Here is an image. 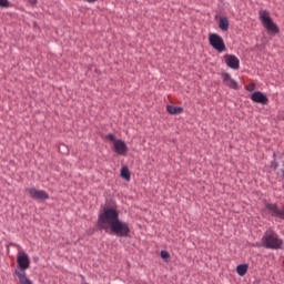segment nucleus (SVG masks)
<instances>
[{"mask_svg": "<svg viewBox=\"0 0 284 284\" xmlns=\"http://www.w3.org/2000/svg\"><path fill=\"white\" fill-rule=\"evenodd\" d=\"M225 63L229 68H231V70H239V68H241V60H239L234 54H226Z\"/></svg>", "mask_w": 284, "mask_h": 284, "instance_id": "obj_8", "label": "nucleus"}, {"mask_svg": "<svg viewBox=\"0 0 284 284\" xmlns=\"http://www.w3.org/2000/svg\"><path fill=\"white\" fill-rule=\"evenodd\" d=\"M0 8H10V1L0 0Z\"/></svg>", "mask_w": 284, "mask_h": 284, "instance_id": "obj_17", "label": "nucleus"}, {"mask_svg": "<svg viewBox=\"0 0 284 284\" xmlns=\"http://www.w3.org/2000/svg\"><path fill=\"white\" fill-rule=\"evenodd\" d=\"M121 176L122 179H125V181H130L131 174H130V169H128V166H123L121 169Z\"/></svg>", "mask_w": 284, "mask_h": 284, "instance_id": "obj_15", "label": "nucleus"}, {"mask_svg": "<svg viewBox=\"0 0 284 284\" xmlns=\"http://www.w3.org/2000/svg\"><path fill=\"white\" fill-rule=\"evenodd\" d=\"M113 148L115 154H119L120 156H125V154H128V144H125V141L121 139L113 142Z\"/></svg>", "mask_w": 284, "mask_h": 284, "instance_id": "obj_6", "label": "nucleus"}, {"mask_svg": "<svg viewBox=\"0 0 284 284\" xmlns=\"http://www.w3.org/2000/svg\"><path fill=\"white\" fill-rule=\"evenodd\" d=\"M260 21L268 30V32H273V34H278V26L274 23V20H272V17H270V13L265 10L260 11Z\"/></svg>", "mask_w": 284, "mask_h": 284, "instance_id": "obj_3", "label": "nucleus"}, {"mask_svg": "<svg viewBox=\"0 0 284 284\" xmlns=\"http://www.w3.org/2000/svg\"><path fill=\"white\" fill-rule=\"evenodd\" d=\"M161 257L164 258V260H168V258H170V253L165 250H162L161 251Z\"/></svg>", "mask_w": 284, "mask_h": 284, "instance_id": "obj_18", "label": "nucleus"}, {"mask_svg": "<svg viewBox=\"0 0 284 284\" xmlns=\"http://www.w3.org/2000/svg\"><path fill=\"white\" fill-rule=\"evenodd\" d=\"M81 284H89V283H88V282H84V280H83Z\"/></svg>", "mask_w": 284, "mask_h": 284, "instance_id": "obj_25", "label": "nucleus"}, {"mask_svg": "<svg viewBox=\"0 0 284 284\" xmlns=\"http://www.w3.org/2000/svg\"><path fill=\"white\" fill-rule=\"evenodd\" d=\"M59 152H62V154H68V146L65 144H60Z\"/></svg>", "mask_w": 284, "mask_h": 284, "instance_id": "obj_16", "label": "nucleus"}, {"mask_svg": "<svg viewBox=\"0 0 284 284\" xmlns=\"http://www.w3.org/2000/svg\"><path fill=\"white\" fill-rule=\"evenodd\" d=\"M26 192H28L29 196L36 201H48V199H50V195L43 190L28 187L26 189Z\"/></svg>", "mask_w": 284, "mask_h": 284, "instance_id": "obj_5", "label": "nucleus"}, {"mask_svg": "<svg viewBox=\"0 0 284 284\" xmlns=\"http://www.w3.org/2000/svg\"><path fill=\"white\" fill-rule=\"evenodd\" d=\"M209 43L214 50H216V52H225L226 50L223 37L219 36L217 33L209 34Z\"/></svg>", "mask_w": 284, "mask_h": 284, "instance_id": "obj_4", "label": "nucleus"}, {"mask_svg": "<svg viewBox=\"0 0 284 284\" xmlns=\"http://www.w3.org/2000/svg\"><path fill=\"white\" fill-rule=\"evenodd\" d=\"M14 274L18 276L20 284H32V281L26 275V271L16 270Z\"/></svg>", "mask_w": 284, "mask_h": 284, "instance_id": "obj_11", "label": "nucleus"}, {"mask_svg": "<svg viewBox=\"0 0 284 284\" xmlns=\"http://www.w3.org/2000/svg\"><path fill=\"white\" fill-rule=\"evenodd\" d=\"M219 28L222 30V32H227V30H230V20L227 17L220 18Z\"/></svg>", "mask_w": 284, "mask_h": 284, "instance_id": "obj_12", "label": "nucleus"}, {"mask_svg": "<svg viewBox=\"0 0 284 284\" xmlns=\"http://www.w3.org/2000/svg\"><path fill=\"white\" fill-rule=\"evenodd\" d=\"M106 139H109V141H113V143L116 141V136L112 133L106 134Z\"/></svg>", "mask_w": 284, "mask_h": 284, "instance_id": "obj_19", "label": "nucleus"}, {"mask_svg": "<svg viewBox=\"0 0 284 284\" xmlns=\"http://www.w3.org/2000/svg\"><path fill=\"white\" fill-rule=\"evenodd\" d=\"M166 111L169 112V114H181L183 112V108L169 104L166 106Z\"/></svg>", "mask_w": 284, "mask_h": 284, "instance_id": "obj_13", "label": "nucleus"}, {"mask_svg": "<svg viewBox=\"0 0 284 284\" xmlns=\"http://www.w3.org/2000/svg\"><path fill=\"white\" fill-rule=\"evenodd\" d=\"M251 101H253V103H260L261 105H267V103H270V99H267V95H265L261 91L253 92Z\"/></svg>", "mask_w": 284, "mask_h": 284, "instance_id": "obj_7", "label": "nucleus"}, {"mask_svg": "<svg viewBox=\"0 0 284 284\" xmlns=\"http://www.w3.org/2000/svg\"><path fill=\"white\" fill-rule=\"evenodd\" d=\"M18 265L20 267V272H26V270L30 267V258L28 257L26 252L19 253Z\"/></svg>", "mask_w": 284, "mask_h": 284, "instance_id": "obj_9", "label": "nucleus"}, {"mask_svg": "<svg viewBox=\"0 0 284 284\" xmlns=\"http://www.w3.org/2000/svg\"><path fill=\"white\" fill-rule=\"evenodd\" d=\"M223 83L226 85V88H230L231 90H239V82L236 80L232 79V75L230 73H223L222 74Z\"/></svg>", "mask_w": 284, "mask_h": 284, "instance_id": "obj_10", "label": "nucleus"}, {"mask_svg": "<svg viewBox=\"0 0 284 284\" xmlns=\"http://www.w3.org/2000/svg\"><path fill=\"white\" fill-rule=\"evenodd\" d=\"M246 90H247L248 92H252V91L254 90V84L251 85V87H246Z\"/></svg>", "mask_w": 284, "mask_h": 284, "instance_id": "obj_23", "label": "nucleus"}, {"mask_svg": "<svg viewBox=\"0 0 284 284\" xmlns=\"http://www.w3.org/2000/svg\"><path fill=\"white\" fill-rule=\"evenodd\" d=\"M88 3H95L97 0H85Z\"/></svg>", "mask_w": 284, "mask_h": 284, "instance_id": "obj_24", "label": "nucleus"}, {"mask_svg": "<svg viewBox=\"0 0 284 284\" xmlns=\"http://www.w3.org/2000/svg\"><path fill=\"white\" fill-rule=\"evenodd\" d=\"M278 176L284 179V162H283V168L277 172Z\"/></svg>", "mask_w": 284, "mask_h": 284, "instance_id": "obj_20", "label": "nucleus"}, {"mask_svg": "<svg viewBox=\"0 0 284 284\" xmlns=\"http://www.w3.org/2000/svg\"><path fill=\"white\" fill-rule=\"evenodd\" d=\"M271 168H272L273 170H276V168H278V164L276 163V161H273V162L271 163Z\"/></svg>", "mask_w": 284, "mask_h": 284, "instance_id": "obj_21", "label": "nucleus"}, {"mask_svg": "<svg viewBox=\"0 0 284 284\" xmlns=\"http://www.w3.org/2000/svg\"><path fill=\"white\" fill-rule=\"evenodd\" d=\"M247 268H248L247 264L237 265L236 272H237L239 276H245V274H247Z\"/></svg>", "mask_w": 284, "mask_h": 284, "instance_id": "obj_14", "label": "nucleus"}, {"mask_svg": "<svg viewBox=\"0 0 284 284\" xmlns=\"http://www.w3.org/2000/svg\"><path fill=\"white\" fill-rule=\"evenodd\" d=\"M99 230L114 234L120 239H128L130 236V224L119 219V211L114 207H106L98 215Z\"/></svg>", "mask_w": 284, "mask_h": 284, "instance_id": "obj_1", "label": "nucleus"}, {"mask_svg": "<svg viewBox=\"0 0 284 284\" xmlns=\"http://www.w3.org/2000/svg\"><path fill=\"white\" fill-rule=\"evenodd\" d=\"M30 6H37V0H28Z\"/></svg>", "mask_w": 284, "mask_h": 284, "instance_id": "obj_22", "label": "nucleus"}, {"mask_svg": "<svg viewBox=\"0 0 284 284\" xmlns=\"http://www.w3.org/2000/svg\"><path fill=\"white\" fill-rule=\"evenodd\" d=\"M262 247L265 250H281L283 247V240L274 231H266L262 236Z\"/></svg>", "mask_w": 284, "mask_h": 284, "instance_id": "obj_2", "label": "nucleus"}]
</instances>
